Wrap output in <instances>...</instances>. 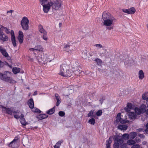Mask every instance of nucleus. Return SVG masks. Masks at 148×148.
<instances>
[{
  "label": "nucleus",
  "instance_id": "nucleus-1",
  "mask_svg": "<svg viewBox=\"0 0 148 148\" xmlns=\"http://www.w3.org/2000/svg\"><path fill=\"white\" fill-rule=\"evenodd\" d=\"M102 19L103 21V25L108 30L113 29V25L116 21V19L110 13L104 12H103Z\"/></svg>",
  "mask_w": 148,
  "mask_h": 148
},
{
  "label": "nucleus",
  "instance_id": "nucleus-2",
  "mask_svg": "<svg viewBox=\"0 0 148 148\" xmlns=\"http://www.w3.org/2000/svg\"><path fill=\"white\" fill-rule=\"evenodd\" d=\"M59 74L63 77H71L72 75V72L69 70L68 65L63 64L60 65V66Z\"/></svg>",
  "mask_w": 148,
  "mask_h": 148
},
{
  "label": "nucleus",
  "instance_id": "nucleus-3",
  "mask_svg": "<svg viewBox=\"0 0 148 148\" xmlns=\"http://www.w3.org/2000/svg\"><path fill=\"white\" fill-rule=\"evenodd\" d=\"M11 74V72L7 71L3 73H0V79L10 84H15L16 81L10 76Z\"/></svg>",
  "mask_w": 148,
  "mask_h": 148
},
{
  "label": "nucleus",
  "instance_id": "nucleus-4",
  "mask_svg": "<svg viewBox=\"0 0 148 148\" xmlns=\"http://www.w3.org/2000/svg\"><path fill=\"white\" fill-rule=\"evenodd\" d=\"M62 3V1L61 0H56L54 2L52 1L49 2V5L51 7L53 11L55 12L61 7Z\"/></svg>",
  "mask_w": 148,
  "mask_h": 148
},
{
  "label": "nucleus",
  "instance_id": "nucleus-5",
  "mask_svg": "<svg viewBox=\"0 0 148 148\" xmlns=\"http://www.w3.org/2000/svg\"><path fill=\"white\" fill-rule=\"evenodd\" d=\"M29 21L26 17H24L21 21V25L22 28L25 30H27L29 29Z\"/></svg>",
  "mask_w": 148,
  "mask_h": 148
},
{
  "label": "nucleus",
  "instance_id": "nucleus-6",
  "mask_svg": "<svg viewBox=\"0 0 148 148\" xmlns=\"http://www.w3.org/2000/svg\"><path fill=\"white\" fill-rule=\"evenodd\" d=\"M146 109V106L144 104H142L139 108H136L134 109V110L136 114L139 115L145 112Z\"/></svg>",
  "mask_w": 148,
  "mask_h": 148
},
{
  "label": "nucleus",
  "instance_id": "nucleus-7",
  "mask_svg": "<svg viewBox=\"0 0 148 148\" xmlns=\"http://www.w3.org/2000/svg\"><path fill=\"white\" fill-rule=\"evenodd\" d=\"M47 0H46L45 2L42 4L41 1H40L41 4L42 5L43 7V10L45 12L47 13L50 8L51 5H49V2L47 4H45L47 2Z\"/></svg>",
  "mask_w": 148,
  "mask_h": 148
},
{
  "label": "nucleus",
  "instance_id": "nucleus-8",
  "mask_svg": "<svg viewBox=\"0 0 148 148\" xmlns=\"http://www.w3.org/2000/svg\"><path fill=\"white\" fill-rule=\"evenodd\" d=\"M1 107L3 108L2 111L8 114L12 115L13 113V108H7L2 106H1Z\"/></svg>",
  "mask_w": 148,
  "mask_h": 148
},
{
  "label": "nucleus",
  "instance_id": "nucleus-9",
  "mask_svg": "<svg viewBox=\"0 0 148 148\" xmlns=\"http://www.w3.org/2000/svg\"><path fill=\"white\" fill-rule=\"evenodd\" d=\"M36 59L40 64H43L44 63V56L39 54L38 56L36 57Z\"/></svg>",
  "mask_w": 148,
  "mask_h": 148
},
{
  "label": "nucleus",
  "instance_id": "nucleus-10",
  "mask_svg": "<svg viewBox=\"0 0 148 148\" xmlns=\"http://www.w3.org/2000/svg\"><path fill=\"white\" fill-rule=\"evenodd\" d=\"M10 34L12 42L14 46L15 47L16 46V40L14 36V32L13 30H11L10 32Z\"/></svg>",
  "mask_w": 148,
  "mask_h": 148
},
{
  "label": "nucleus",
  "instance_id": "nucleus-11",
  "mask_svg": "<svg viewBox=\"0 0 148 148\" xmlns=\"http://www.w3.org/2000/svg\"><path fill=\"white\" fill-rule=\"evenodd\" d=\"M114 139L115 142L119 143L120 145L122 144L123 142V141L121 137L119 136H115L114 138Z\"/></svg>",
  "mask_w": 148,
  "mask_h": 148
},
{
  "label": "nucleus",
  "instance_id": "nucleus-12",
  "mask_svg": "<svg viewBox=\"0 0 148 148\" xmlns=\"http://www.w3.org/2000/svg\"><path fill=\"white\" fill-rule=\"evenodd\" d=\"M24 35L23 32L21 31H19L18 32V39L20 43H22L23 40Z\"/></svg>",
  "mask_w": 148,
  "mask_h": 148
},
{
  "label": "nucleus",
  "instance_id": "nucleus-13",
  "mask_svg": "<svg viewBox=\"0 0 148 148\" xmlns=\"http://www.w3.org/2000/svg\"><path fill=\"white\" fill-rule=\"evenodd\" d=\"M0 40L3 41H6L8 40V38L7 36L4 34L3 32H0Z\"/></svg>",
  "mask_w": 148,
  "mask_h": 148
},
{
  "label": "nucleus",
  "instance_id": "nucleus-14",
  "mask_svg": "<svg viewBox=\"0 0 148 148\" xmlns=\"http://www.w3.org/2000/svg\"><path fill=\"white\" fill-rule=\"evenodd\" d=\"M48 116L45 114H41L36 116V117L39 120H42L47 118Z\"/></svg>",
  "mask_w": 148,
  "mask_h": 148
},
{
  "label": "nucleus",
  "instance_id": "nucleus-15",
  "mask_svg": "<svg viewBox=\"0 0 148 148\" xmlns=\"http://www.w3.org/2000/svg\"><path fill=\"white\" fill-rule=\"evenodd\" d=\"M0 51L2 54L5 57L8 56V54L6 52L5 49L3 48L1 46H0Z\"/></svg>",
  "mask_w": 148,
  "mask_h": 148
},
{
  "label": "nucleus",
  "instance_id": "nucleus-16",
  "mask_svg": "<svg viewBox=\"0 0 148 148\" xmlns=\"http://www.w3.org/2000/svg\"><path fill=\"white\" fill-rule=\"evenodd\" d=\"M27 104L29 108L31 109L34 108V103L33 99L32 98H30L29 100L27 102Z\"/></svg>",
  "mask_w": 148,
  "mask_h": 148
},
{
  "label": "nucleus",
  "instance_id": "nucleus-17",
  "mask_svg": "<svg viewBox=\"0 0 148 148\" xmlns=\"http://www.w3.org/2000/svg\"><path fill=\"white\" fill-rule=\"evenodd\" d=\"M4 31L7 34H9L10 33L9 29L6 27H5L2 25L0 26V32H3Z\"/></svg>",
  "mask_w": 148,
  "mask_h": 148
},
{
  "label": "nucleus",
  "instance_id": "nucleus-18",
  "mask_svg": "<svg viewBox=\"0 0 148 148\" xmlns=\"http://www.w3.org/2000/svg\"><path fill=\"white\" fill-rule=\"evenodd\" d=\"M112 142V138L110 136L106 142V148H111L110 144Z\"/></svg>",
  "mask_w": 148,
  "mask_h": 148
},
{
  "label": "nucleus",
  "instance_id": "nucleus-19",
  "mask_svg": "<svg viewBox=\"0 0 148 148\" xmlns=\"http://www.w3.org/2000/svg\"><path fill=\"white\" fill-rule=\"evenodd\" d=\"M38 31L41 34H43L47 32L44 29L42 26L40 24L38 26Z\"/></svg>",
  "mask_w": 148,
  "mask_h": 148
},
{
  "label": "nucleus",
  "instance_id": "nucleus-20",
  "mask_svg": "<svg viewBox=\"0 0 148 148\" xmlns=\"http://www.w3.org/2000/svg\"><path fill=\"white\" fill-rule=\"evenodd\" d=\"M128 116L129 118L131 119H134L136 117V115L134 112L130 113Z\"/></svg>",
  "mask_w": 148,
  "mask_h": 148
},
{
  "label": "nucleus",
  "instance_id": "nucleus-21",
  "mask_svg": "<svg viewBox=\"0 0 148 148\" xmlns=\"http://www.w3.org/2000/svg\"><path fill=\"white\" fill-rule=\"evenodd\" d=\"M55 106H54L53 108L47 110L46 112V113L49 115L53 114L55 111Z\"/></svg>",
  "mask_w": 148,
  "mask_h": 148
},
{
  "label": "nucleus",
  "instance_id": "nucleus-22",
  "mask_svg": "<svg viewBox=\"0 0 148 148\" xmlns=\"http://www.w3.org/2000/svg\"><path fill=\"white\" fill-rule=\"evenodd\" d=\"M128 127V126L126 125H121L118 126V128L120 130H126L127 129Z\"/></svg>",
  "mask_w": 148,
  "mask_h": 148
},
{
  "label": "nucleus",
  "instance_id": "nucleus-23",
  "mask_svg": "<svg viewBox=\"0 0 148 148\" xmlns=\"http://www.w3.org/2000/svg\"><path fill=\"white\" fill-rule=\"evenodd\" d=\"M63 140H62L58 141L54 146V148H60L61 144L63 142Z\"/></svg>",
  "mask_w": 148,
  "mask_h": 148
},
{
  "label": "nucleus",
  "instance_id": "nucleus-24",
  "mask_svg": "<svg viewBox=\"0 0 148 148\" xmlns=\"http://www.w3.org/2000/svg\"><path fill=\"white\" fill-rule=\"evenodd\" d=\"M16 143L13 140L11 141L9 144H8V146L9 147H11L12 148H16Z\"/></svg>",
  "mask_w": 148,
  "mask_h": 148
},
{
  "label": "nucleus",
  "instance_id": "nucleus-25",
  "mask_svg": "<svg viewBox=\"0 0 148 148\" xmlns=\"http://www.w3.org/2000/svg\"><path fill=\"white\" fill-rule=\"evenodd\" d=\"M20 71V68L18 67H14L12 69V71L14 74L19 73Z\"/></svg>",
  "mask_w": 148,
  "mask_h": 148
},
{
  "label": "nucleus",
  "instance_id": "nucleus-26",
  "mask_svg": "<svg viewBox=\"0 0 148 148\" xmlns=\"http://www.w3.org/2000/svg\"><path fill=\"white\" fill-rule=\"evenodd\" d=\"M129 135V138L133 139L136 136L137 134L136 132H134L131 133Z\"/></svg>",
  "mask_w": 148,
  "mask_h": 148
},
{
  "label": "nucleus",
  "instance_id": "nucleus-27",
  "mask_svg": "<svg viewBox=\"0 0 148 148\" xmlns=\"http://www.w3.org/2000/svg\"><path fill=\"white\" fill-rule=\"evenodd\" d=\"M35 50L38 51H42L43 50V49L42 48L41 46L40 45H37L35 47Z\"/></svg>",
  "mask_w": 148,
  "mask_h": 148
},
{
  "label": "nucleus",
  "instance_id": "nucleus-28",
  "mask_svg": "<svg viewBox=\"0 0 148 148\" xmlns=\"http://www.w3.org/2000/svg\"><path fill=\"white\" fill-rule=\"evenodd\" d=\"M31 109H32V111L34 112H36L38 114L40 113L41 112V111L39 109L34 107V108H33Z\"/></svg>",
  "mask_w": 148,
  "mask_h": 148
},
{
  "label": "nucleus",
  "instance_id": "nucleus-29",
  "mask_svg": "<svg viewBox=\"0 0 148 148\" xmlns=\"http://www.w3.org/2000/svg\"><path fill=\"white\" fill-rule=\"evenodd\" d=\"M128 14H133L135 12V9L134 7H132L130 9H128Z\"/></svg>",
  "mask_w": 148,
  "mask_h": 148
},
{
  "label": "nucleus",
  "instance_id": "nucleus-30",
  "mask_svg": "<svg viewBox=\"0 0 148 148\" xmlns=\"http://www.w3.org/2000/svg\"><path fill=\"white\" fill-rule=\"evenodd\" d=\"M139 78L140 79H142L144 77V74L142 70H140L139 72Z\"/></svg>",
  "mask_w": 148,
  "mask_h": 148
},
{
  "label": "nucleus",
  "instance_id": "nucleus-31",
  "mask_svg": "<svg viewBox=\"0 0 148 148\" xmlns=\"http://www.w3.org/2000/svg\"><path fill=\"white\" fill-rule=\"evenodd\" d=\"M136 143V142L135 140H129L127 141V144L130 145H132Z\"/></svg>",
  "mask_w": 148,
  "mask_h": 148
},
{
  "label": "nucleus",
  "instance_id": "nucleus-32",
  "mask_svg": "<svg viewBox=\"0 0 148 148\" xmlns=\"http://www.w3.org/2000/svg\"><path fill=\"white\" fill-rule=\"evenodd\" d=\"M121 114L120 113H118L116 118V121L117 122H119L120 121L121 118Z\"/></svg>",
  "mask_w": 148,
  "mask_h": 148
},
{
  "label": "nucleus",
  "instance_id": "nucleus-33",
  "mask_svg": "<svg viewBox=\"0 0 148 148\" xmlns=\"http://www.w3.org/2000/svg\"><path fill=\"white\" fill-rule=\"evenodd\" d=\"M43 34V35L42 36V38L44 40L46 41L47 40H48L47 32Z\"/></svg>",
  "mask_w": 148,
  "mask_h": 148
},
{
  "label": "nucleus",
  "instance_id": "nucleus-34",
  "mask_svg": "<svg viewBox=\"0 0 148 148\" xmlns=\"http://www.w3.org/2000/svg\"><path fill=\"white\" fill-rule=\"evenodd\" d=\"M20 121L21 123L23 125L25 126L26 125V123L25 121V119L24 118L20 119Z\"/></svg>",
  "mask_w": 148,
  "mask_h": 148
},
{
  "label": "nucleus",
  "instance_id": "nucleus-35",
  "mask_svg": "<svg viewBox=\"0 0 148 148\" xmlns=\"http://www.w3.org/2000/svg\"><path fill=\"white\" fill-rule=\"evenodd\" d=\"M71 46L69 45H65L64 47V48L65 49V50L68 52L71 51V49L69 48H70Z\"/></svg>",
  "mask_w": 148,
  "mask_h": 148
},
{
  "label": "nucleus",
  "instance_id": "nucleus-36",
  "mask_svg": "<svg viewBox=\"0 0 148 148\" xmlns=\"http://www.w3.org/2000/svg\"><path fill=\"white\" fill-rule=\"evenodd\" d=\"M147 94V93L143 94L142 95V98L143 99H147V101H148V97Z\"/></svg>",
  "mask_w": 148,
  "mask_h": 148
},
{
  "label": "nucleus",
  "instance_id": "nucleus-37",
  "mask_svg": "<svg viewBox=\"0 0 148 148\" xmlns=\"http://www.w3.org/2000/svg\"><path fill=\"white\" fill-rule=\"evenodd\" d=\"M88 123L92 125H94L95 123V119L93 118H92L88 121Z\"/></svg>",
  "mask_w": 148,
  "mask_h": 148
},
{
  "label": "nucleus",
  "instance_id": "nucleus-38",
  "mask_svg": "<svg viewBox=\"0 0 148 148\" xmlns=\"http://www.w3.org/2000/svg\"><path fill=\"white\" fill-rule=\"evenodd\" d=\"M122 138L124 139L127 140L129 138V136L127 134H125L122 135Z\"/></svg>",
  "mask_w": 148,
  "mask_h": 148
},
{
  "label": "nucleus",
  "instance_id": "nucleus-39",
  "mask_svg": "<svg viewBox=\"0 0 148 148\" xmlns=\"http://www.w3.org/2000/svg\"><path fill=\"white\" fill-rule=\"evenodd\" d=\"M120 143L117 142H115L114 145V148H119V146Z\"/></svg>",
  "mask_w": 148,
  "mask_h": 148
},
{
  "label": "nucleus",
  "instance_id": "nucleus-40",
  "mask_svg": "<svg viewBox=\"0 0 148 148\" xmlns=\"http://www.w3.org/2000/svg\"><path fill=\"white\" fill-rule=\"evenodd\" d=\"M94 110H91L88 114V116L90 117L92 116V117H94V116L93 115V114H94Z\"/></svg>",
  "mask_w": 148,
  "mask_h": 148
},
{
  "label": "nucleus",
  "instance_id": "nucleus-41",
  "mask_svg": "<svg viewBox=\"0 0 148 148\" xmlns=\"http://www.w3.org/2000/svg\"><path fill=\"white\" fill-rule=\"evenodd\" d=\"M102 112L101 110H99L96 112V115L98 116H100L102 114Z\"/></svg>",
  "mask_w": 148,
  "mask_h": 148
},
{
  "label": "nucleus",
  "instance_id": "nucleus-42",
  "mask_svg": "<svg viewBox=\"0 0 148 148\" xmlns=\"http://www.w3.org/2000/svg\"><path fill=\"white\" fill-rule=\"evenodd\" d=\"M58 114L60 116L63 117L65 115V113L63 111H61L59 112Z\"/></svg>",
  "mask_w": 148,
  "mask_h": 148
},
{
  "label": "nucleus",
  "instance_id": "nucleus-43",
  "mask_svg": "<svg viewBox=\"0 0 148 148\" xmlns=\"http://www.w3.org/2000/svg\"><path fill=\"white\" fill-rule=\"evenodd\" d=\"M129 121H126L125 120H123V119H121L120 120V121H119L120 123H127Z\"/></svg>",
  "mask_w": 148,
  "mask_h": 148
},
{
  "label": "nucleus",
  "instance_id": "nucleus-44",
  "mask_svg": "<svg viewBox=\"0 0 148 148\" xmlns=\"http://www.w3.org/2000/svg\"><path fill=\"white\" fill-rule=\"evenodd\" d=\"M79 71L80 70H78L75 71L73 73L72 72V74L74 73L75 75H78L79 74Z\"/></svg>",
  "mask_w": 148,
  "mask_h": 148
},
{
  "label": "nucleus",
  "instance_id": "nucleus-45",
  "mask_svg": "<svg viewBox=\"0 0 148 148\" xmlns=\"http://www.w3.org/2000/svg\"><path fill=\"white\" fill-rule=\"evenodd\" d=\"M94 46L97 48V49H99L102 47V45L100 44H95Z\"/></svg>",
  "mask_w": 148,
  "mask_h": 148
},
{
  "label": "nucleus",
  "instance_id": "nucleus-46",
  "mask_svg": "<svg viewBox=\"0 0 148 148\" xmlns=\"http://www.w3.org/2000/svg\"><path fill=\"white\" fill-rule=\"evenodd\" d=\"M127 107L131 109L132 108V104L130 103H128L127 105Z\"/></svg>",
  "mask_w": 148,
  "mask_h": 148
},
{
  "label": "nucleus",
  "instance_id": "nucleus-47",
  "mask_svg": "<svg viewBox=\"0 0 148 148\" xmlns=\"http://www.w3.org/2000/svg\"><path fill=\"white\" fill-rule=\"evenodd\" d=\"M137 136H138L142 138H144L145 137V136L144 134H138Z\"/></svg>",
  "mask_w": 148,
  "mask_h": 148
},
{
  "label": "nucleus",
  "instance_id": "nucleus-48",
  "mask_svg": "<svg viewBox=\"0 0 148 148\" xmlns=\"http://www.w3.org/2000/svg\"><path fill=\"white\" fill-rule=\"evenodd\" d=\"M121 145V148H127V145L126 144H123Z\"/></svg>",
  "mask_w": 148,
  "mask_h": 148
},
{
  "label": "nucleus",
  "instance_id": "nucleus-49",
  "mask_svg": "<svg viewBox=\"0 0 148 148\" xmlns=\"http://www.w3.org/2000/svg\"><path fill=\"white\" fill-rule=\"evenodd\" d=\"M130 109H130L129 108L127 107L124 108V110L125 111L127 112H130Z\"/></svg>",
  "mask_w": 148,
  "mask_h": 148
},
{
  "label": "nucleus",
  "instance_id": "nucleus-50",
  "mask_svg": "<svg viewBox=\"0 0 148 148\" xmlns=\"http://www.w3.org/2000/svg\"><path fill=\"white\" fill-rule=\"evenodd\" d=\"M55 96L56 97V99L57 100H60V97L59 95L57 94H55Z\"/></svg>",
  "mask_w": 148,
  "mask_h": 148
},
{
  "label": "nucleus",
  "instance_id": "nucleus-51",
  "mask_svg": "<svg viewBox=\"0 0 148 148\" xmlns=\"http://www.w3.org/2000/svg\"><path fill=\"white\" fill-rule=\"evenodd\" d=\"M4 65V62L0 60V68L2 67Z\"/></svg>",
  "mask_w": 148,
  "mask_h": 148
},
{
  "label": "nucleus",
  "instance_id": "nucleus-52",
  "mask_svg": "<svg viewBox=\"0 0 148 148\" xmlns=\"http://www.w3.org/2000/svg\"><path fill=\"white\" fill-rule=\"evenodd\" d=\"M132 148H140V146L138 145H134L132 147Z\"/></svg>",
  "mask_w": 148,
  "mask_h": 148
},
{
  "label": "nucleus",
  "instance_id": "nucleus-53",
  "mask_svg": "<svg viewBox=\"0 0 148 148\" xmlns=\"http://www.w3.org/2000/svg\"><path fill=\"white\" fill-rule=\"evenodd\" d=\"M123 11L125 13H126L127 14H128V13H129L128 9H123Z\"/></svg>",
  "mask_w": 148,
  "mask_h": 148
},
{
  "label": "nucleus",
  "instance_id": "nucleus-54",
  "mask_svg": "<svg viewBox=\"0 0 148 148\" xmlns=\"http://www.w3.org/2000/svg\"><path fill=\"white\" fill-rule=\"evenodd\" d=\"M137 132H140L142 131H144V130L143 128H139L137 129Z\"/></svg>",
  "mask_w": 148,
  "mask_h": 148
},
{
  "label": "nucleus",
  "instance_id": "nucleus-55",
  "mask_svg": "<svg viewBox=\"0 0 148 148\" xmlns=\"http://www.w3.org/2000/svg\"><path fill=\"white\" fill-rule=\"evenodd\" d=\"M57 103H56V105L57 106H58L60 103H61V100H57Z\"/></svg>",
  "mask_w": 148,
  "mask_h": 148
},
{
  "label": "nucleus",
  "instance_id": "nucleus-56",
  "mask_svg": "<svg viewBox=\"0 0 148 148\" xmlns=\"http://www.w3.org/2000/svg\"><path fill=\"white\" fill-rule=\"evenodd\" d=\"M14 117L16 119H18L20 118V116L19 115L15 114L14 115Z\"/></svg>",
  "mask_w": 148,
  "mask_h": 148
},
{
  "label": "nucleus",
  "instance_id": "nucleus-57",
  "mask_svg": "<svg viewBox=\"0 0 148 148\" xmlns=\"http://www.w3.org/2000/svg\"><path fill=\"white\" fill-rule=\"evenodd\" d=\"M18 139L19 138L18 137H16L13 140L16 142V141L18 140Z\"/></svg>",
  "mask_w": 148,
  "mask_h": 148
},
{
  "label": "nucleus",
  "instance_id": "nucleus-58",
  "mask_svg": "<svg viewBox=\"0 0 148 148\" xmlns=\"http://www.w3.org/2000/svg\"><path fill=\"white\" fill-rule=\"evenodd\" d=\"M19 111L18 110H16V111L13 110V113H17L19 112Z\"/></svg>",
  "mask_w": 148,
  "mask_h": 148
},
{
  "label": "nucleus",
  "instance_id": "nucleus-59",
  "mask_svg": "<svg viewBox=\"0 0 148 148\" xmlns=\"http://www.w3.org/2000/svg\"><path fill=\"white\" fill-rule=\"evenodd\" d=\"M95 61L97 62H101V60L97 58L96 59Z\"/></svg>",
  "mask_w": 148,
  "mask_h": 148
},
{
  "label": "nucleus",
  "instance_id": "nucleus-60",
  "mask_svg": "<svg viewBox=\"0 0 148 148\" xmlns=\"http://www.w3.org/2000/svg\"><path fill=\"white\" fill-rule=\"evenodd\" d=\"M29 50L30 51H34L35 50V48H31L29 49Z\"/></svg>",
  "mask_w": 148,
  "mask_h": 148
},
{
  "label": "nucleus",
  "instance_id": "nucleus-61",
  "mask_svg": "<svg viewBox=\"0 0 148 148\" xmlns=\"http://www.w3.org/2000/svg\"><path fill=\"white\" fill-rule=\"evenodd\" d=\"M13 11H14L13 10H12L10 11H8L7 13H12Z\"/></svg>",
  "mask_w": 148,
  "mask_h": 148
},
{
  "label": "nucleus",
  "instance_id": "nucleus-62",
  "mask_svg": "<svg viewBox=\"0 0 148 148\" xmlns=\"http://www.w3.org/2000/svg\"><path fill=\"white\" fill-rule=\"evenodd\" d=\"M24 114H21V116H20L21 118H20V119L23 118H24Z\"/></svg>",
  "mask_w": 148,
  "mask_h": 148
},
{
  "label": "nucleus",
  "instance_id": "nucleus-63",
  "mask_svg": "<svg viewBox=\"0 0 148 148\" xmlns=\"http://www.w3.org/2000/svg\"><path fill=\"white\" fill-rule=\"evenodd\" d=\"M37 92L36 91H35L34 92V94H33V95L34 96H35V95H37Z\"/></svg>",
  "mask_w": 148,
  "mask_h": 148
},
{
  "label": "nucleus",
  "instance_id": "nucleus-64",
  "mask_svg": "<svg viewBox=\"0 0 148 148\" xmlns=\"http://www.w3.org/2000/svg\"><path fill=\"white\" fill-rule=\"evenodd\" d=\"M40 1H41L42 4L44 3V2L46 1V0H40Z\"/></svg>",
  "mask_w": 148,
  "mask_h": 148
}]
</instances>
